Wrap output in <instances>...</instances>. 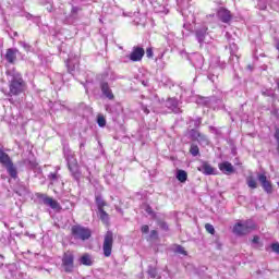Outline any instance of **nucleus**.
I'll return each instance as SVG.
<instances>
[{
	"mask_svg": "<svg viewBox=\"0 0 279 279\" xmlns=\"http://www.w3.org/2000/svg\"><path fill=\"white\" fill-rule=\"evenodd\" d=\"M36 198L37 199H43L45 206H50L52 210H57V213H60L62 210V206L58 201L53 199L51 196H47L46 194L43 193H36Z\"/></svg>",
	"mask_w": 279,
	"mask_h": 279,
	"instance_id": "7",
	"label": "nucleus"
},
{
	"mask_svg": "<svg viewBox=\"0 0 279 279\" xmlns=\"http://www.w3.org/2000/svg\"><path fill=\"white\" fill-rule=\"evenodd\" d=\"M101 88V93L102 95H105V97H107V99H114V94H112V89H110V85L108 84V82H104L100 85Z\"/></svg>",
	"mask_w": 279,
	"mask_h": 279,
	"instance_id": "15",
	"label": "nucleus"
},
{
	"mask_svg": "<svg viewBox=\"0 0 279 279\" xmlns=\"http://www.w3.org/2000/svg\"><path fill=\"white\" fill-rule=\"evenodd\" d=\"M7 75L12 78L9 81V95L10 97H19L27 93V82L23 78V74L20 72L7 71Z\"/></svg>",
	"mask_w": 279,
	"mask_h": 279,
	"instance_id": "1",
	"label": "nucleus"
},
{
	"mask_svg": "<svg viewBox=\"0 0 279 279\" xmlns=\"http://www.w3.org/2000/svg\"><path fill=\"white\" fill-rule=\"evenodd\" d=\"M177 180L181 182V184H184L186 180H189V173L184 170H178L177 171Z\"/></svg>",
	"mask_w": 279,
	"mask_h": 279,
	"instance_id": "19",
	"label": "nucleus"
},
{
	"mask_svg": "<svg viewBox=\"0 0 279 279\" xmlns=\"http://www.w3.org/2000/svg\"><path fill=\"white\" fill-rule=\"evenodd\" d=\"M146 213H148V215H154V209H151V206H147Z\"/></svg>",
	"mask_w": 279,
	"mask_h": 279,
	"instance_id": "37",
	"label": "nucleus"
},
{
	"mask_svg": "<svg viewBox=\"0 0 279 279\" xmlns=\"http://www.w3.org/2000/svg\"><path fill=\"white\" fill-rule=\"evenodd\" d=\"M148 275L150 276V278H156L158 276V271L156 270V268H150L148 270Z\"/></svg>",
	"mask_w": 279,
	"mask_h": 279,
	"instance_id": "30",
	"label": "nucleus"
},
{
	"mask_svg": "<svg viewBox=\"0 0 279 279\" xmlns=\"http://www.w3.org/2000/svg\"><path fill=\"white\" fill-rule=\"evenodd\" d=\"M205 230L209 234H215V227L213 225H210V223H205Z\"/></svg>",
	"mask_w": 279,
	"mask_h": 279,
	"instance_id": "26",
	"label": "nucleus"
},
{
	"mask_svg": "<svg viewBox=\"0 0 279 279\" xmlns=\"http://www.w3.org/2000/svg\"><path fill=\"white\" fill-rule=\"evenodd\" d=\"M68 169L70 173H72V177L75 180H78L82 175V172L80 171V165L77 163V160H74L73 162L68 163Z\"/></svg>",
	"mask_w": 279,
	"mask_h": 279,
	"instance_id": "11",
	"label": "nucleus"
},
{
	"mask_svg": "<svg viewBox=\"0 0 279 279\" xmlns=\"http://www.w3.org/2000/svg\"><path fill=\"white\" fill-rule=\"evenodd\" d=\"M143 110H144L145 114H149V109L147 107H143Z\"/></svg>",
	"mask_w": 279,
	"mask_h": 279,
	"instance_id": "38",
	"label": "nucleus"
},
{
	"mask_svg": "<svg viewBox=\"0 0 279 279\" xmlns=\"http://www.w3.org/2000/svg\"><path fill=\"white\" fill-rule=\"evenodd\" d=\"M141 230H142L143 234H147L149 232V226L144 225V226H142Z\"/></svg>",
	"mask_w": 279,
	"mask_h": 279,
	"instance_id": "34",
	"label": "nucleus"
},
{
	"mask_svg": "<svg viewBox=\"0 0 279 279\" xmlns=\"http://www.w3.org/2000/svg\"><path fill=\"white\" fill-rule=\"evenodd\" d=\"M0 165L2 167H5L10 178L13 180H16L19 178V170L16 169V166L14 165V161H12V158L8 153L3 151V149L0 148Z\"/></svg>",
	"mask_w": 279,
	"mask_h": 279,
	"instance_id": "2",
	"label": "nucleus"
},
{
	"mask_svg": "<svg viewBox=\"0 0 279 279\" xmlns=\"http://www.w3.org/2000/svg\"><path fill=\"white\" fill-rule=\"evenodd\" d=\"M145 56V49L143 47H133L129 58L132 62H141Z\"/></svg>",
	"mask_w": 279,
	"mask_h": 279,
	"instance_id": "9",
	"label": "nucleus"
},
{
	"mask_svg": "<svg viewBox=\"0 0 279 279\" xmlns=\"http://www.w3.org/2000/svg\"><path fill=\"white\" fill-rule=\"evenodd\" d=\"M71 234L74 239H80L81 241H88L93 236V231L89 228L75 225L71 228Z\"/></svg>",
	"mask_w": 279,
	"mask_h": 279,
	"instance_id": "5",
	"label": "nucleus"
},
{
	"mask_svg": "<svg viewBox=\"0 0 279 279\" xmlns=\"http://www.w3.org/2000/svg\"><path fill=\"white\" fill-rule=\"evenodd\" d=\"M82 9L77 7H72L71 9V14L77 15Z\"/></svg>",
	"mask_w": 279,
	"mask_h": 279,
	"instance_id": "33",
	"label": "nucleus"
},
{
	"mask_svg": "<svg viewBox=\"0 0 279 279\" xmlns=\"http://www.w3.org/2000/svg\"><path fill=\"white\" fill-rule=\"evenodd\" d=\"M114 246V233L112 231H107L104 235L102 241V254L106 258L112 256V247Z\"/></svg>",
	"mask_w": 279,
	"mask_h": 279,
	"instance_id": "4",
	"label": "nucleus"
},
{
	"mask_svg": "<svg viewBox=\"0 0 279 279\" xmlns=\"http://www.w3.org/2000/svg\"><path fill=\"white\" fill-rule=\"evenodd\" d=\"M97 123L99 128H106V117H104L102 114H99L97 117Z\"/></svg>",
	"mask_w": 279,
	"mask_h": 279,
	"instance_id": "22",
	"label": "nucleus"
},
{
	"mask_svg": "<svg viewBox=\"0 0 279 279\" xmlns=\"http://www.w3.org/2000/svg\"><path fill=\"white\" fill-rule=\"evenodd\" d=\"M99 219L105 226H110V215L107 214L106 209L98 210Z\"/></svg>",
	"mask_w": 279,
	"mask_h": 279,
	"instance_id": "17",
	"label": "nucleus"
},
{
	"mask_svg": "<svg viewBox=\"0 0 279 279\" xmlns=\"http://www.w3.org/2000/svg\"><path fill=\"white\" fill-rule=\"evenodd\" d=\"M246 184H247L248 189H252L253 191L255 189H258V182L256 181V179L253 175H248L246 178Z\"/></svg>",
	"mask_w": 279,
	"mask_h": 279,
	"instance_id": "20",
	"label": "nucleus"
},
{
	"mask_svg": "<svg viewBox=\"0 0 279 279\" xmlns=\"http://www.w3.org/2000/svg\"><path fill=\"white\" fill-rule=\"evenodd\" d=\"M198 171L204 175H215V167H213L208 161H204Z\"/></svg>",
	"mask_w": 279,
	"mask_h": 279,
	"instance_id": "13",
	"label": "nucleus"
},
{
	"mask_svg": "<svg viewBox=\"0 0 279 279\" xmlns=\"http://www.w3.org/2000/svg\"><path fill=\"white\" fill-rule=\"evenodd\" d=\"M177 252H179V254H183V256H186V254H187L186 250H184L182 245H179L177 247Z\"/></svg>",
	"mask_w": 279,
	"mask_h": 279,
	"instance_id": "32",
	"label": "nucleus"
},
{
	"mask_svg": "<svg viewBox=\"0 0 279 279\" xmlns=\"http://www.w3.org/2000/svg\"><path fill=\"white\" fill-rule=\"evenodd\" d=\"M61 267H63L65 274H73V270L75 269V255H73L71 251L63 253Z\"/></svg>",
	"mask_w": 279,
	"mask_h": 279,
	"instance_id": "6",
	"label": "nucleus"
},
{
	"mask_svg": "<svg viewBox=\"0 0 279 279\" xmlns=\"http://www.w3.org/2000/svg\"><path fill=\"white\" fill-rule=\"evenodd\" d=\"M218 169L226 175H230L231 173H234V166H232L230 161H223L219 163Z\"/></svg>",
	"mask_w": 279,
	"mask_h": 279,
	"instance_id": "12",
	"label": "nucleus"
},
{
	"mask_svg": "<svg viewBox=\"0 0 279 279\" xmlns=\"http://www.w3.org/2000/svg\"><path fill=\"white\" fill-rule=\"evenodd\" d=\"M150 236L158 239V231L156 230L150 231Z\"/></svg>",
	"mask_w": 279,
	"mask_h": 279,
	"instance_id": "36",
	"label": "nucleus"
},
{
	"mask_svg": "<svg viewBox=\"0 0 279 279\" xmlns=\"http://www.w3.org/2000/svg\"><path fill=\"white\" fill-rule=\"evenodd\" d=\"M217 16L221 23H230L232 21V12L223 7L218 9Z\"/></svg>",
	"mask_w": 279,
	"mask_h": 279,
	"instance_id": "10",
	"label": "nucleus"
},
{
	"mask_svg": "<svg viewBox=\"0 0 279 279\" xmlns=\"http://www.w3.org/2000/svg\"><path fill=\"white\" fill-rule=\"evenodd\" d=\"M58 178H60V174H58V172H50L48 175V179L50 180V184H53V182H56Z\"/></svg>",
	"mask_w": 279,
	"mask_h": 279,
	"instance_id": "23",
	"label": "nucleus"
},
{
	"mask_svg": "<svg viewBox=\"0 0 279 279\" xmlns=\"http://www.w3.org/2000/svg\"><path fill=\"white\" fill-rule=\"evenodd\" d=\"M271 250H272V252H275L276 254H279V243H272V244H271Z\"/></svg>",
	"mask_w": 279,
	"mask_h": 279,
	"instance_id": "31",
	"label": "nucleus"
},
{
	"mask_svg": "<svg viewBox=\"0 0 279 279\" xmlns=\"http://www.w3.org/2000/svg\"><path fill=\"white\" fill-rule=\"evenodd\" d=\"M199 134H202V133H199V131H197L195 129H192L191 130V138H192V141H197V138H199Z\"/></svg>",
	"mask_w": 279,
	"mask_h": 279,
	"instance_id": "25",
	"label": "nucleus"
},
{
	"mask_svg": "<svg viewBox=\"0 0 279 279\" xmlns=\"http://www.w3.org/2000/svg\"><path fill=\"white\" fill-rule=\"evenodd\" d=\"M190 154L194 157L199 156V146H197V144H192L190 146Z\"/></svg>",
	"mask_w": 279,
	"mask_h": 279,
	"instance_id": "21",
	"label": "nucleus"
},
{
	"mask_svg": "<svg viewBox=\"0 0 279 279\" xmlns=\"http://www.w3.org/2000/svg\"><path fill=\"white\" fill-rule=\"evenodd\" d=\"M275 140L277 141V151L279 154V128L275 130Z\"/></svg>",
	"mask_w": 279,
	"mask_h": 279,
	"instance_id": "29",
	"label": "nucleus"
},
{
	"mask_svg": "<svg viewBox=\"0 0 279 279\" xmlns=\"http://www.w3.org/2000/svg\"><path fill=\"white\" fill-rule=\"evenodd\" d=\"M260 238L258 235H254L252 239V243H259Z\"/></svg>",
	"mask_w": 279,
	"mask_h": 279,
	"instance_id": "35",
	"label": "nucleus"
},
{
	"mask_svg": "<svg viewBox=\"0 0 279 279\" xmlns=\"http://www.w3.org/2000/svg\"><path fill=\"white\" fill-rule=\"evenodd\" d=\"M180 108H178V102H174V112H178Z\"/></svg>",
	"mask_w": 279,
	"mask_h": 279,
	"instance_id": "39",
	"label": "nucleus"
},
{
	"mask_svg": "<svg viewBox=\"0 0 279 279\" xmlns=\"http://www.w3.org/2000/svg\"><path fill=\"white\" fill-rule=\"evenodd\" d=\"M95 202H96L98 211L104 210V208H106V206H108V203H106V201H104V197H101V195H96Z\"/></svg>",
	"mask_w": 279,
	"mask_h": 279,
	"instance_id": "18",
	"label": "nucleus"
},
{
	"mask_svg": "<svg viewBox=\"0 0 279 279\" xmlns=\"http://www.w3.org/2000/svg\"><path fill=\"white\" fill-rule=\"evenodd\" d=\"M146 58H148V59L154 58V48L153 47L146 48Z\"/></svg>",
	"mask_w": 279,
	"mask_h": 279,
	"instance_id": "27",
	"label": "nucleus"
},
{
	"mask_svg": "<svg viewBox=\"0 0 279 279\" xmlns=\"http://www.w3.org/2000/svg\"><path fill=\"white\" fill-rule=\"evenodd\" d=\"M198 143H205V145H208V136L201 133L196 140Z\"/></svg>",
	"mask_w": 279,
	"mask_h": 279,
	"instance_id": "24",
	"label": "nucleus"
},
{
	"mask_svg": "<svg viewBox=\"0 0 279 279\" xmlns=\"http://www.w3.org/2000/svg\"><path fill=\"white\" fill-rule=\"evenodd\" d=\"M158 226H159V228H161V230H165L166 232L169 231V226L167 225V222L159 221Z\"/></svg>",
	"mask_w": 279,
	"mask_h": 279,
	"instance_id": "28",
	"label": "nucleus"
},
{
	"mask_svg": "<svg viewBox=\"0 0 279 279\" xmlns=\"http://www.w3.org/2000/svg\"><path fill=\"white\" fill-rule=\"evenodd\" d=\"M80 263L81 265H84L85 267H93V256H90V254L85 253L81 256L80 258Z\"/></svg>",
	"mask_w": 279,
	"mask_h": 279,
	"instance_id": "16",
	"label": "nucleus"
},
{
	"mask_svg": "<svg viewBox=\"0 0 279 279\" xmlns=\"http://www.w3.org/2000/svg\"><path fill=\"white\" fill-rule=\"evenodd\" d=\"M256 229V225L252 220H246L245 222H236L233 226V234L236 236H245V234H250L252 230Z\"/></svg>",
	"mask_w": 279,
	"mask_h": 279,
	"instance_id": "3",
	"label": "nucleus"
},
{
	"mask_svg": "<svg viewBox=\"0 0 279 279\" xmlns=\"http://www.w3.org/2000/svg\"><path fill=\"white\" fill-rule=\"evenodd\" d=\"M16 53H19L17 49H12V48L7 49V53L4 54V58L9 62V64H14L16 62Z\"/></svg>",
	"mask_w": 279,
	"mask_h": 279,
	"instance_id": "14",
	"label": "nucleus"
},
{
	"mask_svg": "<svg viewBox=\"0 0 279 279\" xmlns=\"http://www.w3.org/2000/svg\"><path fill=\"white\" fill-rule=\"evenodd\" d=\"M257 180L262 184V189H264L265 193H268V194L274 193V185L271 184V181L267 179V174L258 173Z\"/></svg>",
	"mask_w": 279,
	"mask_h": 279,
	"instance_id": "8",
	"label": "nucleus"
}]
</instances>
